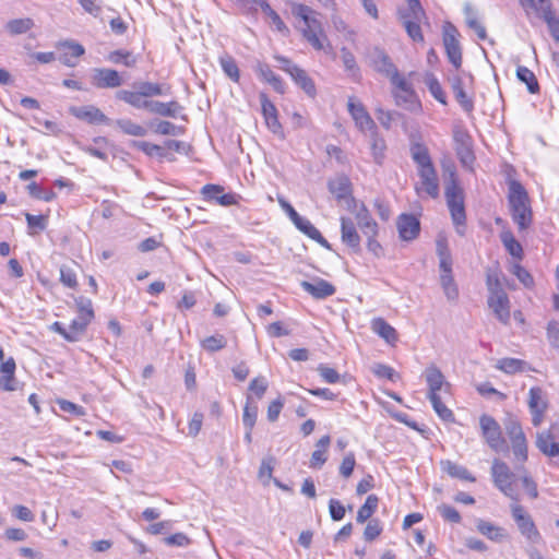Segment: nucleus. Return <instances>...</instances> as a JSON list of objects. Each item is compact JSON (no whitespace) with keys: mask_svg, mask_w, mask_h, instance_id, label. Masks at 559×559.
Masks as SVG:
<instances>
[{"mask_svg":"<svg viewBox=\"0 0 559 559\" xmlns=\"http://www.w3.org/2000/svg\"><path fill=\"white\" fill-rule=\"evenodd\" d=\"M424 377L428 386L427 397L440 395L441 391L448 392L451 388L441 370L435 365L425 369Z\"/></svg>","mask_w":559,"mask_h":559,"instance_id":"f8f14e48","label":"nucleus"},{"mask_svg":"<svg viewBox=\"0 0 559 559\" xmlns=\"http://www.w3.org/2000/svg\"><path fill=\"white\" fill-rule=\"evenodd\" d=\"M510 214L520 231L526 230L532 225L533 213L531 206L511 209Z\"/></svg>","mask_w":559,"mask_h":559,"instance_id":"72a5a7b5","label":"nucleus"},{"mask_svg":"<svg viewBox=\"0 0 559 559\" xmlns=\"http://www.w3.org/2000/svg\"><path fill=\"white\" fill-rule=\"evenodd\" d=\"M356 225L364 236H378L379 226L365 204H361L355 214Z\"/></svg>","mask_w":559,"mask_h":559,"instance_id":"393cba45","label":"nucleus"},{"mask_svg":"<svg viewBox=\"0 0 559 559\" xmlns=\"http://www.w3.org/2000/svg\"><path fill=\"white\" fill-rule=\"evenodd\" d=\"M131 146L143 152L147 156L165 157V151L162 146L146 141H132Z\"/></svg>","mask_w":559,"mask_h":559,"instance_id":"5fc2aeb1","label":"nucleus"},{"mask_svg":"<svg viewBox=\"0 0 559 559\" xmlns=\"http://www.w3.org/2000/svg\"><path fill=\"white\" fill-rule=\"evenodd\" d=\"M25 219L27 223L28 235H35L47 228L48 217L46 215H33L25 213Z\"/></svg>","mask_w":559,"mask_h":559,"instance_id":"8fccbe9b","label":"nucleus"},{"mask_svg":"<svg viewBox=\"0 0 559 559\" xmlns=\"http://www.w3.org/2000/svg\"><path fill=\"white\" fill-rule=\"evenodd\" d=\"M33 26L34 21L29 17H24L9 21L4 28L11 35H21L28 32Z\"/></svg>","mask_w":559,"mask_h":559,"instance_id":"49530a36","label":"nucleus"},{"mask_svg":"<svg viewBox=\"0 0 559 559\" xmlns=\"http://www.w3.org/2000/svg\"><path fill=\"white\" fill-rule=\"evenodd\" d=\"M481 436L488 447L495 452H507L509 450L506 439L502 436L499 423L490 415L484 414L479 418Z\"/></svg>","mask_w":559,"mask_h":559,"instance_id":"6e6552de","label":"nucleus"},{"mask_svg":"<svg viewBox=\"0 0 559 559\" xmlns=\"http://www.w3.org/2000/svg\"><path fill=\"white\" fill-rule=\"evenodd\" d=\"M525 361L518 358L499 359L496 368L506 373H515L524 370Z\"/></svg>","mask_w":559,"mask_h":559,"instance_id":"3c124183","label":"nucleus"},{"mask_svg":"<svg viewBox=\"0 0 559 559\" xmlns=\"http://www.w3.org/2000/svg\"><path fill=\"white\" fill-rule=\"evenodd\" d=\"M275 462L276 461L273 456H266L261 462L258 477L264 485H267L272 478Z\"/></svg>","mask_w":559,"mask_h":559,"instance_id":"e2e57ef3","label":"nucleus"},{"mask_svg":"<svg viewBox=\"0 0 559 559\" xmlns=\"http://www.w3.org/2000/svg\"><path fill=\"white\" fill-rule=\"evenodd\" d=\"M301 288L317 299H324L335 294V287L325 280L317 278L313 283L302 281Z\"/></svg>","mask_w":559,"mask_h":559,"instance_id":"b1692460","label":"nucleus"},{"mask_svg":"<svg viewBox=\"0 0 559 559\" xmlns=\"http://www.w3.org/2000/svg\"><path fill=\"white\" fill-rule=\"evenodd\" d=\"M425 84L427 85L430 94L433 96V98L436 100H438L442 105H447L445 93L443 92L442 86L435 74H432V73L426 74Z\"/></svg>","mask_w":559,"mask_h":559,"instance_id":"c03bdc74","label":"nucleus"},{"mask_svg":"<svg viewBox=\"0 0 559 559\" xmlns=\"http://www.w3.org/2000/svg\"><path fill=\"white\" fill-rule=\"evenodd\" d=\"M500 240L510 255L516 259L523 258V247L510 229H503L500 233Z\"/></svg>","mask_w":559,"mask_h":559,"instance_id":"2f4dec72","label":"nucleus"},{"mask_svg":"<svg viewBox=\"0 0 559 559\" xmlns=\"http://www.w3.org/2000/svg\"><path fill=\"white\" fill-rule=\"evenodd\" d=\"M70 111L75 118L86 121L91 124L110 123V119L99 108H97L94 105L72 107Z\"/></svg>","mask_w":559,"mask_h":559,"instance_id":"f3484780","label":"nucleus"},{"mask_svg":"<svg viewBox=\"0 0 559 559\" xmlns=\"http://www.w3.org/2000/svg\"><path fill=\"white\" fill-rule=\"evenodd\" d=\"M370 62L377 72L388 78L397 70L389 55L379 47H374L370 52Z\"/></svg>","mask_w":559,"mask_h":559,"instance_id":"aec40b11","label":"nucleus"},{"mask_svg":"<svg viewBox=\"0 0 559 559\" xmlns=\"http://www.w3.org/2000/svg\"><path fill=\"white\" fill-rule=\"evenodd\" d=\"M518 471L521 473L520 479L523 488L526 490L531 499H536L538 497L537 484L524 467L518 468Z\"/></svg>","mask_w":559,"mask_h":559,"instance_id":"69168bd1","label":"nucleus"},{"mask_svg":"<svg viewBox=\"0 0 559 559\" xmlns=\"http://www.w3.org/2000/svg\"><path fill=\"white\" fill-rule=\"evenodd\" d=\"M133 91L119 90L116 92L115 97L135 109H144L152 102L147 98L170 94V86L148 81L136 82L133 84Z\"/></svg>","mask_w":559,"mask_h":559,"instance_id":"7ed1b4c3","label":"nucleus"},{"mask_svg":"<svg viewBox=\"0 0 559 559\" xmlns=\"http://www.w3.org/2000/svg\"><path fill=\"white\" fill-rule=\"evenodd\" d=\"M295 73L292 76L293 81L311 98H314L317 95V88L313 80L308 75V73L299 68L294 69Z\"/></svg>","mask_w":559,"mask_h":559,"instance_id":"7c9ffc66","label":"nucleus"},{"mask_svg":"<svg viewBox=\"0 0 559 559\" xmlns=\"http://www.w3.org/2000/svg\"><path fill=\"white\" fill-rule=\"evenodd\" d=\"M503 425L515 460L521 463L526 462L528 457L527 440L521 423L516 417L510 415L504 419Z\"/></svg>","mask_w":559,"mask_h":559,"instance_id":"0eeeda50","label":"nucleus"},{"mask_svg":"<svg viewBox=\"0 0 559 559\" xmlns=\"http://www.w3.org/2000/svg\"><path fill=\"white\" fill-rule=\"evenodd\" d=\"M267 386H269V383L264 377H262V376L257 377V378L252 379L249 384V388H248V390L250 392L249 394L251 396L253 394L257 399L260 400L265 394Z\"/></svg>","mask_w":559,"mask_h":559,"instance_id":"774afa93","label":"nucleus"},{"mask_svg":"<svg viewBox=\"0 0 559 559\" xmlns=\"http://www.w3.org/2000/svg\"><path fill=\"white\" fill-rule=\"evenodd\" d=\"M391 84L399 90V92H402L404 94H407V96H415V91L413 90V86L409 82L406 81L405 78H403L399 70L393 72L389 76Z\"/></svg>","mask_w":559,"mask_h":559,"instance_id":"052dcab7","label":"nucleus"},{"mask_svg":"<svg viewBox=\"0 0 559 559\" xmlns=\"http://www.w3.org/2000/svg\"><path fill=\"white\" fill-rule=\"evenodd\" d=\"M115 123L124 134L132 136H145L147 134V130L144 127L133 122L131 119H118Z\"/></svg>","mask_w":559,"mask_h":559,"instance_id":"79ce46f5","label":"nucleus"},{"mask_svg":"<svg viewBox=\"0 0 559 559\" xmlns=\"http://www.w3.org/2000/svg\"><path fill=\"white\" fill-rule=\"evenodd\" d=\"M341 239L354 253L361 251L360 236L356 224L349 217H341Z\"/></svg>","mask_w":559,"mask_h":559,"instance_id":"2eb2a0df","label":"nucleus"},{"mask_svg":"<svg viewBox=\"0 0 559 559\" xmlns=\"http://www.w3.org/2000/svg\"><path fill=\"white\" fill-rule=\"evenodd\" d=\"M29 195L34 199L50 202L56 198V193L51 189H45L36 182H31L26 187Z\"/></svg>","mask_w":559,"mask_h":559,"instance_id":"6e6d98bb","label":"nucleus"},{"mask_svg":"<svg viewBox=\"0 0 559 559\" xmlns=\"http://www.w3.org/2000/svg\"><path fill=\"white\" fill-rule=\"evenodd\" d=\"M508 186V203L510 210L515 207L531 206L528 194L520 181L511 180Z\"/></svg>","mask_w":559,"mask_h":559,"instance_id":"a878e982","label":"nucleus"},{"mask_svg":"<svg viewBox=\"0 0 559 559\" xmlns=\"http://www.w3.org/2000/svg\"><path fill=\"white\" fill-rule=\"evenodd\" d=\"M379 499L376 495H369L365 503L358 509L357 522L364 523L369 520L378 508Z\"/></svg>","mask_w":559,"mask_h":559,"instance_id":"ea45409f","label":"nucleus"},{"mask_svg":"<svg viewBox=\"0 0 559 559\" xmlns=\"http://www.w3.org/2000/svg\"><path fill=\"white\" fill-rule=\"evenodd\" d=\"M449 82H450L452 92L454 94V97H455L456 102L460 104V106L462 107V109L466 114L473 112L474 102H473L472 97H469L465 93L464 87H463L462 78L459 74H452L449 78Z\"/></svg>","mask_w":559,"mask_h":559,"instance_id":"5701e85b","label":"nucleus"},{"mask_svg":"<svg viewBox=\"0 0 559 559\" xmlns=\"http://www.w3.org/2000/svg\"><path fill=\"white\" fill-rule=\"evenodd\" d=\"M516 78L520 82L524 83L527 87V91L531 94H536L539 92L538 81L532 70L524 66H519L516 69Z\"/></svg>","mask_w":559,"mask_h":559,"instance_id":"c9c22d12","label":"nucleus"},{"mask_svg":"<svg viewBox=\"0 0 559 559\" xmlns=\"http://www.w3.org/2000/svg\"><path fill=\"white\" fill-rule=\"evenodd\" d=\"M59 49H63L58 57L59 61L67 67H75L76 59L85 53L84 47L73 40L60 41L57 46Z\"/></svg>","mask_w":559,"mask_h":559,"instance_id":"a211bd4d","label":"nucleus"},{"mask_svg":"<svg viewBox=\"0 0 559 559\" xmlns=\"http://www.w3.org/2000/svg\"><path fill=\"white\" fill-rule=\"evenodd\" d=\"M464 14L466 17V24L467 26L473 29L479 39L484 40L487 38V32L485 26L475 17L473 8L471 4L466 3L464 5Z\"/></svg>","mask_w":559,"mask_h":559,"instance_id":"a19ab883","label":"nucleus"},{"mask_svg":"<svg viewBox=\"0 0 559 559\" xmlns=\"http://www.w3.org/2000/svg\"><path fill=\"white\" fill-rule=\"evenodd\" d=\"M396 228L402 240L412 241L420 233V222L414 214L402 213L397 216Z\"/></svg>","mask_w":559,"mask_h":559,"instance_id":"ddd939ff","label":"nucleus"},{"mask_svg":"<svg viewBox=\"0 0 559 559\" xmlns=\"http://www.w3.org/2000/svg\"><path fill=\"white\" fill-rule=\"evenodd\" d=\"M293 13L305 23L302 28L305 39L316 50H322L324 48L323 40L326 39V36L322 29L321 22L314 16L316 12L310 7L299 3L293 7Z\"/></svg>","mask_w":559,"mask_h":559,"instance_id":"20e7f679","label":"nucleus"},{"mask_svg":"<svg viewBox=\"0 0 559 559\" xmlns=\"http://www.w3.org/2000/svg\"><path fill=\"white\" fill-rule=\"evenodd\" d=\"M440 283L449 300L454 301L459 298V288L452 274H440Z\"/></svg>","mask_w":559,"mask_h":559,"instance_id":"4d7b16f0","label":"nucleus"},{"mask_svg":"<svg viewBox=\"0 0 559 559\" xmlns=\"http://www.w3.org/2000/svg\"><path fill=\"white\" fill-rule=\"evenodd\" d=\"M428 400L430 401L433 411L437 413V415L444 421L452 423L454 421V414L453 412L448 408L443 402L441 401V396H429Z\"/></svg>","mask_w":559,"mask_h":559,"instance_id":"603ef678","label":"nucleus"},{"mask_svg":"<svg viewBox=\"0 0 559 559\" xmlns=\"http://www.w3.org/2000/svg\"><path fill=\"white\" fill-rule=\"evenodd\" d=\"M486 286L489 292V296L506 294L502 284L500 282L499 272L497 270H488L486 273Z\"/></svg>","mask_w":559,"mask_h":559,"instance_id":"864d4df0","label":"nucleus"},{"mask_svg":"<svg viewBox=\"0 0 559 559\" xmlns=\"http://www.w3.org/2000/svg\"><path fill=\"white\" fill-rule=\"evenodd\" d=\"M403 23V26L406 29L407 35L414 41H424V35L421 33L420 23L423 21H417L415 19H400Z\"/></svg>","mask_w":559,"mask_h":559,"instance_id":"13d9d810","label":"nucleus"},{"mask_svg":"<svg viewBox=\"0 0 559 559\" xmlns=\"http://www.w3.org/2000/svg\"><path fill=\"white\" fill-rule=\"evenodd\" d=\"M491 477L495 486L513 502L520 501V495L515 489V474L508 464L501 460L495 459L491 465Z\"/></svg>","mask_w":559,"mask_h":559,"instance_id":"423d86ee","label":"nucleus"},{"mask_svg":"<svg viewBox=\"0 0 559 559\" xmlns=\"http://www.w3.org/2000/svg\"><path fill=\"white\" fill-rule=\"evenodd\" d=\"M374 333L382 337L386 343L394 345L397 342L396 330L382 318H376L371 322Z\"/></svg>","mask_w":559,"mask_h":559,"instance_id":"c756f323","label":"nucleus"},{"mask_svg":"<svg viewBox=\"0 0 559 559\" xmlns=\"http://www.w3.org/2000/svg\"><path fill=\"white\" fill-rule=\"evenodd\" d=\"M528 408L534 427H539L544 420L547 409V401L543 396V390L539 386H533L528 391Z\"/></svg>","mask_w":559,"mask_h":559,"instance_id":"9b49d317","label":"nucleus"},{"mask_svg":"<svg viewBox=\"0 0 559 559\" xmlns=\"http://www.w3.org/2000/svg\"><path fill=\"white\" fill-rule=\"evenodd\" d=\"M457 37V28L452 23L447 22L443 25V45L449 61L456 70L462 66V49Z\"/></svg>","mask_w":559,"mask_h":559,"instance_id":"1a4fd4ad","label":"nucleus"},{"mask_svg":"<svg viewBox=\"0 0 559 559\" xmlns=\"http://www.w3.org/2000/svg\"><path fill=\"white\" fill-rule=\"evenodd\" d=\"M372 372L378 378L388 379L392 382H395L401 378L400 374L392 367L380 362L374 364L372 366Z\"/></svg>","mask_w":559,"mask_h":559,"instance_id":"338daca9","label":"nucleus"},{"mask_svg":"<svg viewBox=\"0 0 559 559\" xmlns=\"http://www.w3.org/2000/svg\"><path fill=\"white\" fill-rule=\"evenodd\" d=\"M477 530L483 535L487 536L489 539L495 542H500L507 536L504 528L484 520H480L477 523Z\"/></svg>","mask_w":559,"mask_h":559,"instance_id":"e433bc0d","label":"nucleus"},{"mask_svg":"<svg viewBox=\"0 0 559 559\" xmlns=\"http://www.w3.org/2000/svg\"><path fill=\"white\" fill-rule=\"evenodd\" d=\"M93 141L98 146H86L84 151L91 156H94L98 159L106 162L108 159V154L103 150V147L108 144L107 138L97 136Z\"/></svg>","mask_w":559,"mask_h":559,"instance_id":"680f3d73","label":"nucleus"},{"mask_svg":"<svg viewBox=\"0 0 559 559\" xmlns=\"http://www.w3.org/2000/svg\"><path fill=\"white\" fill-rule=\"evenodd\" d=\"M409 152L412 159L417 165V174L420 180L419 185L415 187L416 192L419 195L424 192L428 197L437 199L440 193L439 179L428 147L421 142H413Z\"/></svg>","mask_w":559,"mask_h":559,"instance_id":"f257e3e1","label":"nucleus"},{"mask_svg":"<svg viewBox=\"0 0 559 559\" xmlns=\"http://www.w3.org/2000/svg\"><path fill=\"white\" fill-rule=\"evenodd\" d=\"M260 102L262 108V115L264 117L267 128L277 134L282 131V124L278 121L277 109L275 105L267 98L265 93H260Z\"/></svg>","mask_w":559,"mask_h":559,"instance_id":"412c9836","label":"nucleus"},{"mask_svg":"<svg viewBox=\"0 0 559 559\" xmlns=\"http://www.w3.org/2000/svg\"><path fill=\"white\" fill-rule=\"evenodd\" d=\"M558 440L554 431L547 429L536 433L535 445L543 455L547 457H559Z\"/></svg>","mask_w":559,"mask_h":559,"instance_id":"4468645a","label":"nucleus"},{"mask_svg":"<svg viewBox=\"0 0 559 559\" xmlns=\"http://www.w3.org/2000/svg\"><path fill=\"white\" fill-rule=\"evenodd\" d=\"M443 469L448 473L449 476L453 478H459L471 483H474L476 480V478L469 473V471L466 467L454 462L445 461L443 463Z\"/></svg>","mask_w":559,"mask_h":559,"instance_id":"4c0bfd02","label":"nucleus"},{"mask_svg":"<svg viewBox=\"0 0 559 559\" xmlns=\"http://www.w3.org/2000/svg\"><path fill=\"white\" fill-rule=\"evenodd\" d=\"M406 2L407 7L397 11L399 19H415L417 21L426 19V12L419 0H406Z\"/></svg>","mask_w":559,"mask_h":559,"instance_id":"473e14b6","label":"nucleus"},{"mask_svg":"<svg viewBox=\"0 0 559 559\" xmlns=\"http://www.w3.org/2000/svg\"><path fill=\"white\" fill-rule=\"evenodd\" d=\"M226 344V337L222 334L211 335L201 342V346L210 353H215L225 348Z\"/></svg>","mask_w":559,"mask_h":559,"instance_id":"bf43d9fd","label":"nucleus"},{"mask_svg":"<svg viewBox=\"0 0 559 559\" xmlns=\"http://www.w3.org/2000/svg\"><path fill=\"white\" fill-rule=\"evenodd\" d=\"M512 518L518 526L520 534L525 538L528 547H536L544 543L543 536L538 531L533 518L519 502L510 506Z\"/></svg>","mask_w":559,"mask_h":559,"instance_id":"39448f33","label":"nucleus"},{"mask_svg":"<svg viewBox=\"0 0 559 559\" xmlns=\"http://www.w3.org/2000/svg\"><path fill=\"white\" fill-rule=\"evenodd\" d=\"M488 307L492 310L496 318L503 324L510 321V300L508 294L488 296Z\"/></svg>","mask_w":559,"mask_h":559,"instance_id":"6ab92c4d","label":"nucleus"},{"mask_svg":"<svg viewBox=\"0 0 559 559\" xmlns=\"http://www.w3.org/2000/svg\"><path fill=\"white\" fill-rule=\"evenodd\" d=\"M254 71L258 74V76L260 79H262L263 81H265L266 83H269L275 92H277L280 94L285 93V83L283 82L281 76H278L277 74H275L272 71V69L270 68V66L267 63L259 61L254 66Z\"/></svg>","mask_w":559,"mask_h":559,"instance_id":"bb28decb","label":"nucleus"},{"mask_svg":"<svg viewBox=\"0 0 559 559\" xmlns=\"http://www.w3.org/2000/svg\"><path fill=\"white\" fill-rule=\"evenodd\" d=\"M90 323V321L76 316L68 326L69 334L66 335V341L71 343L80 341L85 334Z\"/></svg>","mask_w":559,"mask_h":559,"instance_id":"f704fd0d","label":"nucleus"},{"mask_svg":"<svg viewBox=\"0 0 559 559\" xmlns=\"http://www.w3.org/2000/svg\"><path fill=\"white\" fill-rule=\"evenodd\" d=\"M258 418V406L253 403L252 396L247 394L242 413L245 428H254Z\"/></svg>","mask_w":559,"mask_h":559,"instance_id":"58836bf2","label":"nucleus"},{"mask_svg":"<svg viewBox=\"0 0 559 559\" xmlns=\"http://www.w3.org/2000/svg\"><path fill=\"white\" fill-rule=\"evenodd\" d=\"M74 304L76 306L78 316L92 322L95 317L92 300L87 297L79 296L74 299Z\"/></svg>","mask_w":559,"mask_h":559,"instance_id":"de8ad7c7","label":"nucleus"},{"mask_svg":"<svg viewBox=\"0 0 559 559\" xmlns=\"http://www.w3.org/2000/svg\"><path fill=\"white\" fill-rule=\"evenodd\" d=\"M91 83L96 88H116L122 85L123 80L117 70L95 68L92 70Z\"/></svg>","mask_w":559,"mask_h":559,"instance_id":"9d476101","label":"nucleus"},{"mask_svg":"<svg viewBox=\"0 0 559 559\" xmlns=\"http://www.w3.org/2000/svg\"><path fill=\"white\" fill-rule=\"evenodd\" d=\"M444 177V197L456 231L463 236L466 214L464 207V193L456 175L455 165L452 162L442 163Z\"/></svg>","mask_w":559,"mask_h":559,"instance_id":"f03ea898","label":"nucleus"},{"mask_svg":"<svg viewBox=\"0 0 559 559\" xmlns=\"http://www.w3.org/2000/svg\"><path fill=\"white\" fill-rule=\"evenodd\" d=\"M347 107L356 127L359 130L371 131L376 129L374 121L361 103H356L353 97H349Z\"/></svg>","mask_w":559,"mask_h":559,"instance_id":"dca6fc26","label":"nucleus"},{"mask_svg":"<svg viewBox=\"0 0 559 559\" xmlns=\"http://www.w3.org/2000/svg\"><path fill=\"white\" fill-rule=\"evenodd\" d=\"M328 188L337 201L349 199L352 202H355L352 195V182L346 175H340L329 180Z\"/></svg>","mask_w":559,"mask_h":559,"instance_id":"4be33fe9","label":"nucleus"},{"mask_svg":"<svg viewBox=\"0 0 559 559\" xmlns=\"http://www.w3.org/2000/svg\"><path fill=\"white\" fill-rule=\"evenodd\" d=\"M219 64L223 72L235 83L239 82L240 73L235 59L229 55L219 57Z\"/></svg>","mask_w":559,"mask_h":559,"instance_id":"a18cd8bd","label":"nucleus"},{"mask_svg":"<svg viewBox=\"0 0 559 559\" xmlns=\"http://www.w3.org/2000/svg\"><path fill=\"white\" fill-rule=\"evenodd\" d=\"M108 61L115 64H123L126 67H134L136 58L128 50L118 49L109 52Z\"/></svg>","mask_w":559,"mask_h":559,"instance_id":"09e8293b","label":"nucleus"},{"mask_svg":"<svg viewBox=\"0 0 559 559\" xmlns=\"http://www.w3.org/2000/svg\"><path fill=\"white\" fill-rule=\"evenodd\" d=\"M341 58L345 71L352 76L354 80H358L360 78L359 68L356 62L355 56L349 51L348 48L342 47L341 49Z\"/></svg>","mask_w":559,"mask_h":559,"instance_id":"37998d69","label":"nucleus"},{"mask_svg":"<svg viewBox=\"0 0 559 559\" xmlns=\"http://www.w3.org/2000/svg\"><path fill=\"white\" fill-rule=\"evenodd\" d=\"M15 369V360L12 357L8 358L0 365V373H2L0 377V389L3 391L11 392L16 390V381L14 377Z\"/></svg>","mask_w":559,"mask_h":559,"instance_id":"c85d7f7f","label":"nucleus"},{"mask_svg":"<svg viewBox=\"0 0 559 559\" xmlns=\"http://www.w3.org/2000/svg\"><path fill=\"white\" fill-rule=\"evenodd\" d=\"M144 109L152 114L159 115L162 117L176 118L182 110V106L177 100H170L163 103L159 100H153L148 103V106Z\"/></svg>","mask_w":559,"mask_h":559,"instance_id":"cd10ccee","label":"nucleus"},{"mask_svg":"<svg viewBox=\"0 0 559 559\" xmlns=\"http://www.w3.org/2000/svg\"><path fill=\"white\" fill-rule=\"evenodd\" d=\"M385 142L382 138H380L376 132L372 133L371 136V152L373 159L377 164H381L384 158L385 151Z\"/></svg>","mask_w":559,"mask_h":559,"instance_id":"0e129e2a","label":"nucleus"}]
</instances>
